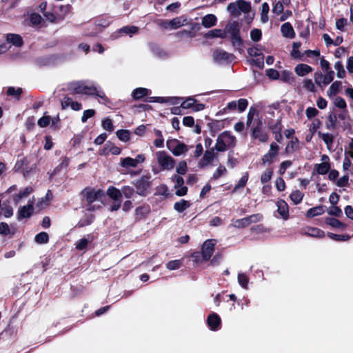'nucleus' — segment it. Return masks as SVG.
Returning a JSON list of instances; mask_svg holds the SVG:
<instances>
[{
    "label": "nucleus",
    "mask_w": 353,
    "mask_h": 353,
    "mask_svg": "<svg viewBox=\"0 0 353 353\" xmlns=\"http://www.w3.org/2000/svg\"><path fill=\"white\" fill-rule=\"evenodd\" d=\"M313 70L312 68L305 63H299L294 68L296 74L299 77H304Z\"/></svg>",
    "instance_id": "nucleus-25"
},
{
    "label": "nucleus",
    "mask_w": 353,
    "mask_h": 353,
    "mask_svg": "<svg viewBox=\"0 0 353 353\" xmlns=\"http://www.w3.org/2000/svg\"><path fill=\"white\" fill-rule=\"evenodd\" d=\"M151 93V91L145 88H137L132 92V97L134 100H140L144 97H148Z\"/></svg>",
    "instance_id": "nucleus-24"
},
{
    "label": "nucleus",
    "mask_w": 353,
    "mask_h": 353,
    "mask_svg": "<svg viewBox=\"0 0 353 353\" xmlns=\"http://www.w3.org/2000/svg\"><path fill=\"white\" fill-rule=\"evenodd\" d=\"M250 127V137L252 139L259 140L260 142H267L268 140V133L263 129V121L261 119L255 120Z\"/></svg>",
    "instance_id": "nucleus-4"
},
{
    "label": "nucleus",
    "mask_w": 353,
    "mask_h": 353,
    "mask_svg": "<svg viewBox=\"0 0 353 353\" xmlns=\"http://www.w3.org/2000/svg\"><path fill=\"white\" fill-rule=\"evenodd\" d=\"M327 236L336 241H347L350 239L348 234H336L332 232H327Z\"/></svg>",
    "instance_id": "nucleus-48"
},
{
    "label": "nucleus",
    "mask_w": 353,
    "mask_h": 353,
    "mask_svg": "<svg viewBox=\"0 0 353 353\" xmlns=\"http://www.w3.org/2000/svg\"><path fill=\"white\" fill-rule=\"evenodd\" d=\"M120 152L121 149L119 147L114 145V144L110 141H108L105 143L103 154H108L109 153L111 154H119Z\"/></svg>",
    "instance_id": "nucleus-34"
},
{
    "label": "nucleus",
    "mask_w": 353,
    "mask_h": 353,
    "mask_svg": "<svg viewBox=\"0 0 353 353\" xmlns=\"http://www.w3.org/2000/svg\"><path fill=\"white\" fill-rule=\"evenodd\" d=\"M269 128H270L271 132H272V134L281 132L282 129H283L281 117L278 119L274 123H270L269 124Z\"/></svg>",
    "instance_id": "nucleus-40"
},
{
    "label": "nucleus",
    "mask_w": 353,
    "mask_h": 353,
    "mask_svg": "<svg viewBox=\"0 0 353 353\" xmlns=\"http://www.w3.org/2000/svg\"><path fill=\"white\" fill-rule=\"evenodd\" d=\"M158 163L162 170H171L175 165L171 156H158Z\"/></svg>",
    "instance_id": "nucleus-13"
},
{
    "label": "nucleus",
    "mask_w": 353,
    "mask_h": 353,
    "mask_svg": "<svg viewBox=\"0 0 353 353\" xmlns=\"http://www.w3.org/2000/svg\"><path fill=\"white\" fill-rule=\"evenodd\" d=\"M259 114V110L252 106L249 109V112L248 113V115H247V121H246V125L248 127H250L251 126V125L253 124L254 121L253 119H254V117L255 115H258Z\"/></svg>",
    "instance_id": "nucleus-41"
},
{
    "label": "nucleus",
    "mask_w": 353,
    "mask_h": 353,
    "mask_svg": "<svg viewBox=\"0 0 353 353\" xmlns=\"http://www.w3.org/2000/svg\"><path fill=\"white\" fill-rule=\"evenodd\" d=\"M205 118L211 121V122L208 123V126L210 132L214 136V134L217 132L220 131L221 129L225 128V121L224 120H212L209 118V117L206 116Z\"/></svg>",
    "instance_id": "nucleus-17"
},
{
    "label": "nucleus",
    "mask_w": 353,
    "mask_h": 353,
    "mask_svg": "<svg viewBox=\"0 0 353 353\" xmlns=\"http://www.w3.org/2000/svg\"><path fill=\"white\" fill-rule=\"evenodd\" d=\"M95 219V216L92 214H86L83 219H81L77 223V226L78 228H83L87 225H91L94 220Z\"/></svg>",
    "instance_id": "nucleus-36"
},
{
    "label": "nucleus",
    "mask_w": 353,
    "mask_h": 353,
    "mask_svg": "<svg viewBox=\"0 0 353 353\" xmlns=\"http://www.w3.org/2000/svg\"><path fill=\"white\" fill-rule=\"evenodd\" d=\"M233 225L236 228H244L245 227H248V225H250L248 222V218L246 216L243 219H236L234 221Z\"/></svg>",
    "instance_id": "nucleus-61"
},
{
    "label": "nucleus",
    "mask_w": 353,
    "mask_h": 353,
    "mask_svg": "<svg viewBox=\"0 0 353 353\" xmlns=\"http://www.w3.org/2000/svg\"><path fill=\"white\" fill-rule=\"evenodd\" d=\"M248 179H249V174L247 172L245 173V174L243 176H242V177L239 181L238 183L235 185L232 192H236L237 190H239L240 188H244L248 181Z\"/></svg>",
    "instance_id": "nucleus-51"
},
{
    "label": "nucleus",
    "mask_w": 353,
    "mask_h": 353,
    "mask_svg": "<svg viewBox=\"0 0 353 353\" xmlns=\"http://www.w3.org/2000/svg\"><path fill=\"white\" fill-rule=\"evenodd\" d=\"M301 234L307 236L323 238L325 232L323 230L314 227H306L301 230Z\"/></svg>",
    "instance_id": "nucleus-14"
},
{
    "label": "nucleus",
    "mask_w": 353,
    "mask_h": 353,
    "mask_svg": "<svg viewBox=\"0 0 353 353\" xmlns=\"http://www.w3.org/2000/svg\"><path fill=\"white\" fill-rule=\"evenodd\" d=\"M342 88V83L340 81H336L332 83L329 90H327V95L331 97L336 96Z\"/></svg>",
    "instance_id": "nucleus-33"
},
{
    "label": "nucleus",
    "mask_w": 353,
    "mask_h": 353,
    "mask_svg": "<svg viewBox=\"0 0 353 353\" xmlns=\"http://www.w3.org/2000/svg\"><path fill=\"white\" fill-rule=\"evenodd\" d=\"M205 37L207 39L213 38H221L225 39L226 37L225 30L221 29H213L208 32L205 34Z\"/></svg>",
    "instance_id": "nucleus-29"
},
{
    "label": "nucleus",
    "mask_w": 353,
    "mask_h": 353,
    "mask_svg": "<svg viewBox=\"0 0 353 353\" xmlns=\"http://www.w3.org/2000/svg\"><path fill=\"white\" fill-rule=\"evenodd\" d=\"M145 161V156H137L135 159L126 157L121 159V165L125 168H135Z\"/></svg>",
    "instance_id": "nucleus-11"
},
{
    "label": "nucleus",
    "mask_w": 353,
    "mask_h": 353,
    "mask_svg": "<svg viewBox=\"0 0 353 353\" xmlns=\"http://www.w3.org/2000/svg\"><path fill=\"white\" fill-rule=\"evenodd\" d=\"M270 8L268 3L264 2L261 6V21L262 23H265L268 22L269 17H268V13H269Z\"/></svg>",
    "instance_id": "nucleus-43"
},
{
    "label": "nucleus",
    "mask_w": 353,
    "mask_h": 353,
    "mask_svg": "<svg viewBox=\"0 0 353 353\" xmlns=\"http://www.w3.org/2000/svg\"><path fill=\"white\" fill-rule=\"evenodd\" d=\"M182 100H183V98H181V97H169L159 98L157 101H159L160 103H168L172 105H177Z\"/></svg>",
    "instance_id": "nucleus-42"
},
{
    "label": "nucleus",
    "mask_w": 353,
    "mask_h": 353,
    "mask_svg": "<svg viewBox=\"0 0 353 353\" xmlns=\"http://www.w3.org/2000/svg\"><path fill=\"white\" fill-rule=\"evenodd\" d=\"M44 17L48 21L51 23H59L64 19V16L60 15V14H54L53 12H46L44 13Z\"/></svg>",
    "instance_id": "nucleus-37"
},
{
    "label": "nucleus",
    "mask_w": 353,
    "mask_h": 353,
    "mask_svg": "<svg viewBox=\"0 0 353 353\" xmlns=\"http://www.w3.org/2000/svg\"><path fill=\"white\" fill-rule=\"evenodd\" d=\"M106 194L113 201H119V200H122L121 190H119L114 186H110L107 190Z\"/></svg>",
    "instance_id": "nucleus-21"
},
{
    "label": "nucleus",
    "mask_w": 353,
    "mask_h": 353,
    "mask_svg": "<svg viewBox=\"0 0 353 353\" xmlns=\"http://www.w3.org/2000/svg\"><path fill=\"white\" fill-rule=\"evenodd\" d=\"M122 196L123 195L126 199H131L134 193V189L129 185H124L121 188Z\"/></svg>",
    "instance_id": "nucleus-53"
},
{
    "label": "nucleus",
    "mask_w": 353,
    "mask_h": 353,
    "mask_svg": "<svg viewBox=\"0 0 353 353\" xmlns=\"http://www.w3.org/2000/svg\"><path fill=\"white\" fill-rule=\"evenodd\" d=\"M189 201L181 199L174 204V209L178 212H183L190 206Z\"/></svg>",
    "instance_id": "nucleus-35"
},
{
    "label": "nucleus",
    "mask_w": 353,
    "mask_h": 353,
    "mask_svg": "<svg viewBox=\"0 0 353 353\" xmlns=\"http://www.w3.org/2000/svg\"><path fill=\"white\" fill-rule=\"evenodd\" d=\"M236 143V137L230 131H224L218 136L214 148L217 152H224L234 148Z\"/></svg>",
    "instance_id": "nucleus-3"
},
{
    "label": "nucleus",
    "mask_w": 353,
    "mask_h": 353,
    "mask_svg": "<svg viewBox=\"0 0 353 353\" xmlns=\"http://www.w3.org/2000/svg\"><path fill=\"white\" fill-rule=\"evenodd\" d=\"M334 68L337 71L336 75L339 78L343 79L345 77V70L341 61H337L334 64Z\"/></svg>",
    "instance_id": "nucleus-57"
},
{
    "label": "nucleus",
    "mask_w": 353,
    "mask_h": 353,
    "mask_svg": "<svg viewBox=\"0 0 353 353\" xmlns=\"http://www.w3.org/2000/svg\"><path fill=\"white\" fill-rule=\"evenodd\" d=\"M280 79L285 83H290L294 81L292 72L289 70H283L279 77Z\"/></svg>",
    "instance_id": "nucleus-55"
},
{
    "label": "nucleus",
    "mask_w": 353,
    "mask_h": 353,
    "mask_svg": "<svg viewBox=\"0 0 353 353\" xmlns=\"http://www.w3.org/2000/svg\"><path fill=\"white\" fill-rule=\"evenodd\" d=\"M325 223L334 228L345 229L347 227V225L345 223L333 217H327L325 219Z\"/></svg>",
    "instance_id": "nucleus-31"
},
{
    "label": "nucleus",
    "mask_w": 353,
    "mask_h": 353,
    "mask_svg": "<svg viewBox=\"0 0 353 353\" xmlns=\"http://www.w3.org/2000/svg\"><path fill=\"white\" fill-rule=\"evenodd\" d=\"M34 241L39 244L47 243L49 241V235L46 232H41L35 236Z\"/></svg>",
    "instance_id": "nucleus-46"
},
{
    "label": "nucleus",
    "mask_w": 353,
    "mask_h": 353,
    "mask_svg": "<svg viewBox=\"0 0 353 353\" xmlns=\"http://www.w3.org/2000/svg\"><path fill=\"white\" fill-rule=\"evenodd\" d=\"M103 195L104 192L102 190H95L94 189H91L86 192L85 198L88 203H92Z\"/></svg>",
    "instance_id": "nucleus-19"
},
{
    "label": "nucleus",
    "mask_w": 353,
    "mask_h": 353,
    "mask_svg": "<svg viewBox=\"0 0 353 353\" xmlns=\"http://www.w3.org/2000/svg\"><path fill=\"white\" fill-rule=\"evenodd\" d=\"M227 10L232 18L238 17L241 12L245 14L244 20L246 24L250 27L254 19V14L250 15L251 3L245 0H236L235 2L230 3L227 6Z\"/></svg>",
    "instance_id": "nucleus-1"
},
{
    "label": "nucleus",
    "mask_w": 353,
    "mask_h": 353,
    "mask_svg": "<svg viewBox=\"0 0 353 353\" xmlns=\"http://www.w3.org/2000/svg\"><path fill=\"white\" fill-rule=\"evenodd\" d=\"M232 45L237 48H240L243 46V40L241 37V34L231 37Z\"/></svg>",
    "instance_id": "nucleus-64"
},
{
    "label": "nucleus",
    "mask_w": 353,
    "mask_h": 353,
    "mask_svg": "<svg viewBox=\"0 0 353 353\" xmlns=\"http://www.w3.org/2000/svg\"><path fill=\"white\" fill-rule=\"evenodd\" d=\"M37 156H25L21 161H17L14 167L15 172H21L25 177L35 170L38 160Z\"/></svg>",
    "instance_id": "nucleus-2"
},
{
    "label": "nucleus",
    "mask_w": 353,
    "mask_h": 353,
    "mask_svg": "<svg viewBox=\"0 0 353 353\" xmlns=\"http://www.w3.org/2000/svg\"><path fill=\"white\" fill-rule=\"evenodd\" d=\"M200 29H201L200 24L198 23H194L192 24L190 30H183L179 31L176 33V36L180 39H183V38L192 39V38H194L196 37V32L199 31Z\"/></svg>",
    "instance_id": "nucleus-12"
},
{
    "label": "nucleus",
    "mask_w": 353,
    "mask_h": 353,
    "mask_svg": "<svg viewBox=\"0 0 353 353\" xmlns=\"http://www.w3.org/2000/svg\"><path fill=\"white\" fill-rule=\"evenodd\" d=\"M216 21L217 18L214 14H208L202 18L201 25L206 28H210L215 26Z\"/></svg>",
    "instance_id": "nucleus-23"
},
{
    "label": "nucleus",
    "mask_w": 353,
    "mask_h": 353,
    "mask_svg": "<svg viewBox=\"0 0 353 353\" xmlns=\"http://www.w3.org/2000/svg\"><path fill=\"white\" fill-rule=\"evenodd\" d=\"M207 325L212 331H217L221 327V319L216 313L212 312L207 317Z\"/></svg>",
    "instance_id": "nucleus-10"
},
{
    "label": "nucleus",
    "mask_w": 353,
    "mask_h": 353,
    "mask_svg": "<svg viewBox=\"0 0 353 353\" xmlns=\"http://www.w3.org/2000/svg\"><path fill=\"white\" fill-rule=\"evenodd\" d=\"M212 140L210 138H206L205 139V147L206 148V150L203 154H217L214 152V146H212Z\"/></svg>",
    "instance_id": "nucleus-56"
},
{
    "label": "nucleus",
    "mask_w": 353,
    "mask_h": 353,
    "mask_svg": "<svg viewBox=\"0 0 353 353\" xmlns=\"http://www.w3.org/2000/svg\"><path fill=\"white\" fill-rule=\"evenodd\" d=\"M6 41L17 47H21L23 43L22 37L17 34H8Z\"/></svg>",
    "instance_id": "nucleus-27"
},
{
    "label": "nucleus",
    "mask_w": 353,
    "mask_h": 353,
    "mask_svg": "<svg viewBox=\"0 0 353 353\" xmlns=\"http://www.w3.org/2000/svg\"><path fill=\"white\" fill-rule=\"evenodd\" d=\"M150 212V208L148 205L139 206L135 209L136 219L139 220L145 219Z\"/></svg>",
    "instance_id": "nucleus-26"
},
{
    "label": "nucleus",
    "mask_w": 353,
    "mask_h": 353,
    "mask_svg": "<svg viewBox=\"0 0 353 353\" xmlns=\"http://www.w3.org/2000/svg\"><path fill=\"white\" fill-rule=\"evenodd\" d=\"M94 240V236L92 234H87V238L81 239L76 244V249L78 250H84L87 248L90 242Z\"/></svg>",
    "instance_id": "nucleus-28"
},
{
    "label": "nucleus",
    "mask_w": 353,
    "mask_h": 353,
    "mask_svg": "<svg viewBox=\"0 0 353 353\" xmlns=\"http://www.w3.org/2000/svg\"><path fill=\"white\" fill-rule=\"evenodd\" d=\"M150 175H143L132 183L136 188V193L140 196H145L148 194V190L151 186Z\"/></svg>",
    "instance_id": "nucleus-6"
},
{
    "label": "nucleus",
    "mask_w": 353,
    "mask_h": 353,
    "mask_svg": "<svg viewBox=\"0 0 353 353\" xmlns=\"http://www.w3.org/2000/svg\"><path fill=\"white\" fill-rule=\"evenodd\" d=\"M84 83L81 81H73L68 84L67 89L72 94H82Z\"/></svg>",
    "instance_id": "nucleus-22"
},
{
    "label": "nucleus",
    "mask_w": 353,
    "mask_h": 353,
    "mask_svg": "<svg viewBox=\"0 0 353 353\" xmlns=\"http://www.w3.org/2000/svg\"><path fill=\"white\" fill-rule=\"evenodd\" d=\"M217 156H203V158L200 160L199 166L202 168L205 166L212 165L214 161V157Z\"/></svg>",
    "instance_id": "nucleus-52"
},
{
    "label": "nucleus",
    "mask_w": 353,
    "mask_h": 353,
    "mask_svg": "<svg viewBox=\"0 0 353 353\" xmlns=\"http://www.w3.org/2000/svg\"><path fill=\"white\" fill-rule=\"evenodd\" d=\"M277 212L284 220L289 219V207L288 203L283 199H279L277 203Z\"/></svg>",
    "instance_id": "nucleus-18"
},
{
    "label": "nucleus",
    "mask_w": 353,
    "mask_h": 353,
    "mask_svg": "<svg viewBox=\"0 0 353 353\" xmlns=\"http://www.w3.org/2000/svg\"><path fill=\"white\" fill-rule=\"evenodd\" d=\"M116 134L119 140L124 142H127L130 139V132L128 130H118Z\"/></svg>",
    "instance_id": "nucleus-47"
},
{
    "label": "nucleus",
    "mask_w": 353,
    "mask_h": 353,
    "mask_svg": "<svg viewBox=\"0 0 353 353\" xmlns=\"http://www.w3.org/2000/svg\"><path fill=\"white\" fill-rule=\"evenodd\" d=\"M22 93L23 89L21 88H15L14 87H9L6 92L8 96H12L17 100L20 99Z\"/></svg>",
    "instance_id": "nucleus-39"
},
{
    "label": "nucleus",
    "mask_w": 353,
    "mask_h": 353,
    "mask_svg": "<svg viewBox=\"0 0 353 353\" xmlns=\"http://www.w3.org/2000/svg\"><path fill=\"white\" fill-rule=\"evenodd\" d=\"M282 35L285 38L294 39L295 37V32L292 24L290 22H285L281 27Z\"/></svg>",
    "instance_id": "nucleus-20"
},
{
    "label": "nucleus",
    "mask_w": 353,
    "mask_h": 353,
    "mask_svg": "<svg viewBox=\"0 0 353 353\" xmlns=\"http://www.w3.org/2000/svg\"><path fill=\"white\" fill-rule=\"evenodd\" d=\"M334 104L337 108L342 109V110H345V111L347 112V104H346L345 99L343 97H336L334 99Z\"/></svg>",
    "instance_id": "nucleus-63"
},
{
    "label": "nucleus",
    "mask_w": 353,
    "mask_h": 353,
    "mask_svg": "<svg viewBox=\"0 0 353 353\" xmlns=\"http://www.w3.org/2000/svg\"><path fill=\"white\" fill-rule=\"evenodd\" d=\"M154 134L157 138L154 139L153 144L157 148H161L163 146L164 139L161 130L154 129Z\"/></svg>",
    "instance_id": "nucleus-45"
},
{
    "label": "nucleus",
    "mask_w": 353,
    "mask_h": 353,
    "mask_svg": "<svg viewBox=\"0 0 353 353\" xmlns=\"http://www.w3.org/2000/svg\"><path fill=\"white\" fill-rule=\"evenodd\" d=\"M138 31H139V28L137 26H123V28L119 29V32L124 33V34H128L131 37L132 34L137 33Z\"/></svg>",
    "instance_id": "nucleus-44"
},
{
    "label": "nucleus",
    "mask_w": 353,
    "mask_h": 353,
    "mask_svg": "<svg viewBox=\"0 0 353 353\" xmlns=\"http://www.w3.org/2000/svg\"><path fill=\"white\" fill-rule=\"evenodd\" d=\"M227 172V170L225 167L223 165H220L216 170L214 172L212 179L216 180L219 179L221 176L225 174Z\"/></svg>",
    "instance_id": "nucleus-60"
},
{
    "label": "nucleus",
    "mask_w": 353,
    "mask_h": 353,
    "mask_svg": "<svg viewBox=\"0 0 353 353\" xmlns=\"http://www.w3.org/2000/svg\"><path fill=\"white\" fill-rule=\"evenodd\" d=\"M337 124V117L334 113L331 112L327 117V127L329 129H335Z\"/></svg>",
    "instance_id": "nucleus-50"
},
{
    "label": "nucleus",
    "mask_w": 353,
    "mask_h": 353,
    "mask_svg": "<svg viewBox=\"0 0 353 353\" xmlns=\"http://www.w3.org/2000/svg\"><path fill=\"white\" fill-rule=\"evenodd\" d=\"M273 174V169L272 168H267L261 176V182L262 183H266L269 182Z\"/></svg>",
    "instance_id": "nucleus-54"
},
{
    "label": "nucleus",
    "mask_w": 353,
    "mask_h": 353,
    "mask_svg": "<svg viewBox=\"0 0 353 353\" xmlns=\"http://www.w3.org/2000/svg\"><path fill=\"white\" fill-rule=\"evenodd\" d=\"M216 243L215 239L206 240L201 247L202 258L203 261H209L214 251V247Z\"/></svg>",
    "instance_id": "nucleus-8"
},
{
    "label": "nucleus",
    "mask_w": 353,
    "mask_h": 353,
    "mask_svg": "<svg viewBox=\"0 0 353 353\" xmlns=\"http://www.w3.org/2000/svg\"><path fill=\"white\" fill-rule=\"evenodd\" d=\"M224 30H225V34L227 32L230 34L231 37H234L241 34V24L238 21H232L226 25Z\"/></svg>",
    "instance_id": "nucleus-16"
},
{
    "label": "nucleus",
    "mask_w": 353,
    "mask_h": 353,
    "mask_svg": "<svg viewBox=\"0 0 353 353\" xmlns=\"http://www.w3.org/2000/svg\"><path fill=\"white\" fill-rule=\"evenodd\" d=\"M149 48L150 50L158 57H161L165 54V52L157 43H149Z\"/></svg>",
    "instance_id": "nucleus-59"
},
{
    "label": "nucleus",
    "mask_w": 353,
    "mask_h": 353,
    "mask_svg": "<svg viewBox=\"0 0 353 353\" xmlns=\"http://www.w3.org/2000/svg\"><path fill=\"white\" fill-rule=\"evenodd\" d=\"M250 37L254 42H258L261 39L262 31L258 28H254L250 32Z\"/></svg>",
    "instance_id": "nucleus-58"
},
{
    "label": "nucleus",
    "mask_w": 353,
    "mask_h": 353,
    "mask_svg": "<svg viewBox=\"0 0 353 353\" xmlns=\"http://www.w3.org/2000/svg\"><path fill=\"white\" fill-rule=\"evenodd\" d=\"M70 159L65 156L62 161L54 169L50 174V177L58 174L63 168H66L69 165Z\"/></svg>",
    "instance_id": "nucleus-38"
},
{
    "label": "nucleus",
    "mask_w": 353,
    "mask_h": 353,
    "mask_svg": "<svg viewBox=\"0 0 353 353\" xmlns=\"http://www.w3.org/2000/svg\"><path fill=\"white\" fill-rule=\"evenodd\" d=\"M34 213L33 201H29L26 205L21 206L17 212V219L21 221L23 219L30 218Z\"/></svg>",
    "instance_id": "nucleus-9"
},
{
    "label": "nucleus",
    "mask_w": 353,
    "mask_h": 353,
    "mask_svg": "<svg viewBox=\"0 0 353 353\" xmlns=\"http://www.w3.org/2000/svg\"><path fill=\"white\" fill-rule=\"evenodd\" d=\"M213 59L217 63H232L235 57L233 54L229 53L223 49L217 48L212 54Z\"/></svg>",
    "instance_id": "nucleus-7"
},
{
    "label": "nucleus",
    "mask_w": 353,
    "mask_h": 353,
    "mask_svg": "<svg viewBox=\"0 0 353 353\" xmlns=\"http://www.w3.org/2000/svg\"><path fill=\"white\" fill-rule=\"evenodd\" d=\"M182 265L181 260H172L166 263V268L170 270H178Z\"/></svg>",
    "instance_id": "nucleus-62"
},
{
    "label": "nucleus",
    "mask_w": 353,
    "mask_h": 353,
    "mask_svg": "<svg viewBox=\"0 0 353 353\" xmlns=\"http://www.w3.org/2000/svg\"><path fill=\"white\" fill-rule=\"evenodd\" d=\"M32 192L33 188L32 187H26L25 189H23V190H20L19 193L13 196V201L15 203H18L21 199L27 197Z\"/></svg>",
    "instance_id": "nucleus-30"
},
{
    "label": "nucleus",
    "mask_w": 353,
    "mask_h": 353,
    "mask_svg": "<svg viewBox=\"0 0 353 353\" xmlns=\"http://www.w3.org/2000/svg\"><path fill=\"white\" fill-rule=\"evenodd\" d=\"M324 207L323 205H318L312 208H310L306 212V216L307 218H312L316 216L321 215L324 213Z\"/></svg>",
    "instance_id": "nucleus-32"
},
{
    "label": "nucleus",
    "mask_w": 353,
    "mask_h": 353,
    "mask_svg": "<svg viewBox=\"0 0 353 353\" xmlns=\"http://www.w3.org/2000/svg\"><path fill=\"white\" fill-rule=\"evenodd\" d=\"M322 163L316 165V170L319 174H325L328 172L330 169V165L329 163V156H321Z\"/></svg>",
    "instance_id": "nucleus-15"
},
{
    "label": "nucleus",
    "mask_w": 353,
    "mask_h": 353,
    "mask_svg": "<svg viewBox=\"0 0 353 353\" xmlns=\"http://www.w3.org/2000/svg\"><path fill=\"white\" fill-rule=\"evenodd\" d=\"M166 146L172 154H185L193 148L192 145H186L176 139H168Z\"/></svg>",
    "instance_id": "nucleus-5"
},
{
    "label": "nucleus",
    "mask_w": 353,
    "mask_h": 353,
    "mask_svg": "<svg viewBox=\"0 0 353 353\" xmlns=\"http://www.w3.org/2000/svg\"><path fill=\"white\" fill-rule=\"evenodd\" d=\"M303 196L304 194L301 192L295 190L290 194V198L294 204H299L302 201Z\"/></svg>",
    "instance_id": "nucleus-49"
}]
</instances>
